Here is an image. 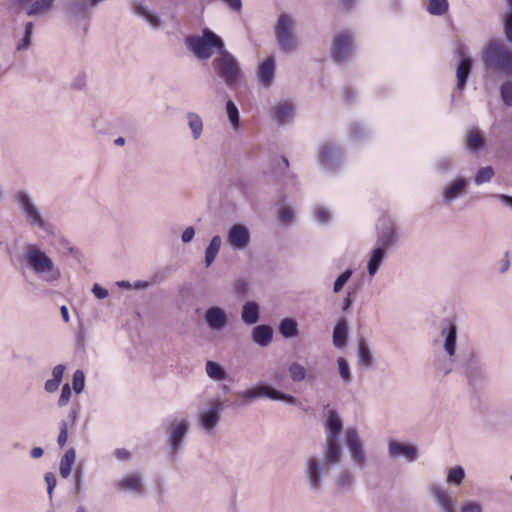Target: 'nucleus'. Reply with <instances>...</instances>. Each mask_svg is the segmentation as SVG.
<instances>
[{
	"mask_svg": "<svg viewBox=\"0 0 512 512\" xmlns=\"http://www.w3.org/2000/svg\"><path fill=\"white\" fill-rule=\"evenodd\" d=\"M31 38H32L31 34H25L24 33V37L17 44V50L18 51H25V50H27L30 47Z\"/></svg>",
	"mask_w": 512,
	"mask_h": 512,
	"instance_id": "69168bd1",
	"label": "nucleus"
},
{
	"mask_svg": "<svg viewBox=\"0 0 512 512\" xmlns=\"http://www.w3.org/2000/svg\"><path fill=\"white\" fill-rule=\"evenodd\" d=\"M273 119L279 124L289 123L294 116V107L290 101H281L273 107Z\"/></svg>",
	"mask_w": 512,
	"mask_h": 512,
	"instance_id": "4be33fe9",
	"label": "nucleus"
},
{
	"mask_svg": "<svg viewBox=\"0 0 512 512\" xmlns=\"http://www.w3.org/2000/svg\"><path fill=\"white\" fill-rule=\"evenodd\" d=\"M260 307L255 301H247L241 310V319L246 325H253L259 321Z\"/></svg>",
	"mask_w": 512,
	"mask_h": 512,
	"instance_id": "393cba45",
	"label": "nucleus"
},
{
	"mask_svg": "<svg viewBox=\"0 0 512 512\" xmlns=\"http://www.w3.org/2000/svg\"><path fill=\"white\" fill-rule=\"evenodd\" d=\"M188 126L194 140H198L203 133V121L201 117L194 112L187 113Z\"/></svg>",
	"mask_w": 512,
	"mask_h": 512,
	"instance_id": "e433bc0d",
	"label": "nucleus"
},
{
	"mask_svg": "<svg viewBox=\"0 0 512 512\" xmlns=\"http://www.w3.org/2000/svg\"><path fill=\"white\" fill-rule=\"evenodd\" d=\"M469 185L468 179L458 178L453 180L451 183L446 185L443 189L442 196L446 203H449L466 193V189Z\"/></svg>",
	"mask_w": 512,
	"mask_h": 512,
	"instance_id": "aec40b11",
	"label": "nucleus"
},
{
	"mask_svg": "<svg viewBox=\"0 0 512 512\" xmlns=\"http://www.w3.org/2000/svg\"><path fill=\"white\" fill-rule=\"evenodd\" d=\"M345 443L349 450L353 464L363 469L366 466V454L362 441L355 428H349L345 432Z\"/></svg>",
	"mask_w": 512,
	"mask_h": 512,
	"instance_id": "9b49d317",
	"label": "nucleus"
},
{
	"mask_svg": "<svg viewBox=\"0 0 512 512\" xmlns=\"http://www.w3.org/2000/svg\"><path fill=\"white\" fill-rule=\"evenodd\" d=\"M397 241V234L392 224L385 225L379 232L378 242L380 248L384 250L395 244Z\"/></svg>",
	"mask_w": 512,
	"mask_h": 512,
	"instance_id": "2f4dec72",
	"label": "nucleus"
},
{
	"mask_svg": "<svg viewBox=\"0 0 512 512\" xmlns=\"http://www.w3.org/2000/svg\"><path fill=\"white\" fill-rule=\"evenodd\" d=\"M205 370L208 377L215 381H223L228 377L225 369L219 363L211 360L206 362Z\"/></svg>",
	"mask_w": 512,
	"mask_h": 512,
	"instance_id": "f704fd0d",
	"label": "nucleus"
},
{
	"mask_svg": "<svg viewBox=\"0 0 512 512\" xmlns=\"http://www.w3.org/2000/svg\"><path fill=\"white\" fill-rule=\"evenodd\" d=\"M295 22L291 15L281 13L274 27L276 42L283 52L291 53L297 49L298 42L294 35Z\"/></svg>",
	"mask_w": 512,
	"mask_h": 512,
	"instance_id": "6e6552de",
	"label": "nucleus"
},
{
	"mask_svg": "<svg viewBox=\"0 0 512 512\" xmlns=\"http://www.w3.org/2000/svg\"><path fill=\"white\" fill-rule=\"evenodd\" d=\"M238 396L242 399L243 404H248L251 401L261 397H267L272 400L284 401L291 405L299 404V401L296 397L278 391L269 385H258L251 389L241 391L238 393Z\"/></svg>",
	"mask_w": 512,
	"mask_h": 512,
	"instance_id": "9d476101",
	"label": "nucleus"
},
{
	"mask_svg": "<svg viewBox=\"0 0 512 512\" xmlns=\"http://www.w3.org/2000/svg\"><path fill=\"white\" fill-rule=\"evenodd\" d=\"M341 155L338 147L325 143L319 150V162L326 170H334L340 163Z\"/></svg>",
	"mask_w": 512,
	"mask_h": 512,
	"instance_id": "a211bd4d",
	"label": "nucleus"
},
{
	"mask_svg": "<svg viewBox=\"0 0 512 512\" xmlns=\"http://www.w3.org/2000/svg\"><path fill=\"white\" fill-rule=\"evenodd\" d=\"M334 482L338 491H349L355 483L354 473L350 469L344 468L335 476Z\"/></svg>",
	"mask_w": 512,
	"mask_h": 512,
	"instance_id": "cd10ccee",
	"label": "nucleus"
},
{
	"mask_svg": "<svg viewBox=\"0 0 512 512\" xmlns=\"http://www.w3.org/2000/svg\"><path fill=\"white\" fill-rule=\"evenodd\" d=\"M275 76V60L273 57L266 58L258 67L257 77L259 83L264 87L272 85Z\"/></svg>",
	"mask_w": 512,
	"mask_h": 512,
	"instance_id": "412c9836",
	"label": "nucleus"
},
{
	"mask_svg": "<svg viewBox=\"0 0 512 512\" xmlns=\"http://www.w3.org/2000/svg\"><path fill=\"white\" fill-rule=\"evenodd\" d=\"M353 54V38L348 32H343L336 35L332 42V57L338 62L342 63L350 59Z\"/></svg>",
	"mask_w": 512,
	"mask_h": 512,
	"instance_id": "f8f14e48",
	"label": "nucleus"
},
{
	"mask_svg": "<svg viewBox=\"0 0 512 512\" xmlns=\"http://www.w3.org/2000/svg\"><path fill=\"white\" fill-rule=\"evenodd\" d=\"M358 363L365 368H370L373 365V355L364 340L358 342Z\"/></svg>",
	"mask_w": 512,
	"mask_h": 512,
	"instance_id": "c9c22d12",
	"label": "nucleus"
},
{
	"mask_svg": "<svg viewBox=\"0 0 512 512\" xmlns=\"http://www.w3.org/2000/svg\"><path fill=\"white\" fill-rule=\"evenodd\" d=\"M76 460V452L73 448L68 449L60 461L59 471L63 478H68L71 474L72 466Z\"/></svg>",
	"mask_w": 512,
	"mask_h": 512,
	"instance_id": "72a5a7b5",
	"label": "nucleus"
},
{
	"mask_svg": "<svg viewBox=\"0 0 512 512\" xmlns=\"http://www.w3.org/2000/svg\"><path fill=\"white\" fill-rule=\"evenodd\" d=\"M59 435L57 438L58 445L63 448L68 440V422L67 421H61L59 424Z\"/></svg>",
	"mask_w": 512,
	"mask_h": 512,
	"instance_id": "5fc2aeb1",
	"label": "nucleus"
},
{
	"mask_svg": "<svg viewBox=\"0 0 512 512\" xmlns=\"http://www.w3.org/2000/svg\"><path fill=\"white\" fill-rule=\"evenodd\" d=\"M388 455L391 458L402 457L407 462H413L418 458V450L412 444L392 439L388 442Z\"/></svg>",
	"mask_w": 512,
	"mask_h": 512,
	"instance_id": "f3484780",
	"label": "nucleus"
},
{
	"mask_svg": "<svg viewBox=\"0 0 512 512\" xmlns=\"http://www.w3.org/2000/svg\"><path fill=\"white\" fill-rule=\"evenodd\" d=\"M465 479V471L462 466H454L449 469L446 481L449 484L460 485Z\"/></svg>",
	"mask_w": 512,
	"mask_h": 512,
	"instance_id": "37998d69",
	"label": "nucleus"
},
{
	"mask_svg": "<svg viewBox=\"0 0 512 512\" xmlns=\"http://www.w3.org/2000/svg\"><path fill=\"white\" fill-rule=\"evenodd\" d=\"M471 68H472V61L469 57H464L462 54H461V61L460 63L458 64V67H457V72H456V76H457V88L458 89H463L465 84H466V81L471 73Z\"/></svg>",
	"mask_w": 512,
	"mask_h": 512,
	"instance_id": "c756f323",
	"label": "nucleus"
},
{
	"mask_svg": "<svg viewBox=\"0 0 512 512\" xmlns=\"http://www.w3.org/2000/svg\"><path fill=\"white\" fill-rule=\"evenodd\" d=\"M92 292L97 299H105L109 295L108 290L99 284H94Z\"/></svg>",
	"mask_w": 512,
	"mask_h": 512,
	"instance_id": "e2e57ef3",
	"label": "nucleus"
},
{
	"mask_svg": "<svg viewBox=\"0 0 512 512\" xmlns=\"http://www.w3.org/2000/svg\"><path fill=\"white\" fill-rule=\"evenodd\" d=\"M227 242L235 250H244L250 243L248 228L242 224L231 226L228 231Z\"/></svg>",
	"mask_w": 512,
	"mask_h": 512,
	"instance_id": "dca6fc26",
	"label": "nucleus"
},
{
	"mask_svg": "<svg viewBox=\"0 0 512 512\" xmlns=\"http://www.w3.org/2000/svg\"><path fill=\"white\" fill-rule=\"evenodd\" d=\"M54 1L55 0H36L27 9L26 14L34 17L43 16L53 8Z\"/></svg>",
	"mask_w": 512,
	"mask_h": 512,
	"instance_id": "473e14b6",
	"label": "nucleus"
},
{
	"mask_svg": "<svg viewBox=\"0 0 512 512\" xmlns=\"http://www.w3.org/2000/svg\"><path fill=\"white\" fill-rule=\"evenodd\" d=\"M462 359L456 366L468 379L476 380L481 376V361L474 350H469L461 355Z\"/></svg>",
	"mask_w": 512,
	"mask_h": 512,
	"instance_id": "4468645a",
	"label": "nucleus"
},
{
	"mask_svg": "<svg viewBox=\"0 0 512 512\" xmlns=\"http://www.w3.org/2000/svg\"><path fill=\"white\" fill-rule=\"evenodd\" d=\"M348 328L344 321L336 324L333 330V345L337 348H342L346 345Z\"/></svg>",
	"mask_w": 512,
	"mask_h": 512,
	"instance_id": "58836bf2",
	"label": "nucleus"
},
{
	"mask_svg": "<svg viewBox=\"0 0 512 512\" xmlns=\"http://www.w3.org/2000/svg\"><path fill=\"white\" fill-rule=\"evenodd\" d=\"M229 10L235 13H240L242 10L241 0H221Z\"/></svg>",
	"mask_w": 512,
	"mask_h": 512,
	"instance_id": "680f3d73",
	"label": "nucleus"
},
{
	"mask_svg": "<svg viewBox=\"0 0 512 512\" xmlns=\"http://www.w3.org/2000/svg\"><path fill=\"white\" fill-rule=\"evenodd\" d=\"M314 215H315L316 220L319 223H326L331 218L329 211L327 209L323 208V207L315 208Z\"/></svg>",
	"mask_w": 512,
	"mask_h": 512,
	"instance_id": "13d9d810",
	"label": "nucleus"
},
{
	"mask_svg": "<svg viewBox=\"0 0 512 512\" xmlns=\"http://www.w3.org/2000/svg\"><path fill=\"white\" fill-rule=\"evenodd\" d=\"M21 259L26 268L42 282L55 285L61 279L60 268L38 244H25Z\"/></svg>",
	"mask_w": 512,
	"mask_h": 512,
	"instance_id": "f257e3e1",
	"label": "nucleus"
},
{
	"mask_svg": "<svg viewBox=\"0 0 512 512\" xmlns=\"http://www.w3.org/2000/svg\"><path fill=\"white\" fill-rule=\"evenodd\" d=\"M452 165H453L452 159L449 157H444L437 162V168L442 172H445V171H448L449 169H451Z\"/></svg>",
	"mask_w": 512,
	"mask_h": 512,
	"instance_id": "0e129e2a",
	"label": "nucleus"
},
{
	"mask_svg": "<svg viewBox=\"0 0 512 512\" xmlns=\"http://www.w3.org/2000/svg\"><path fill=\"white\" fill-rule=\"evenodd\" d=\"M70 397H71V388H70L69 384H65L62 387V391H61V394H60V397L58 400V405L60 407L67 405L70 400Z\"/></svg>",
	"mask_w": 512,
	"mask_h": 512,
	"instance_id": "bf43d9fd",
	"label": "nucleus"
},
{
	"mask_svg": "<svg viewBox=\"0 0 512 512\" xmlns=\"http://www.w3.org/2000/svg\"><path fill=\"white\" fill-rule=\"evenodd\" d=\"M132 11L137 16L143 18L152 28L156 29L161 26L159 16L150 11L145 5L141 3L134 4Z\"/></svg>",
	"mask_w": 512,
	"mask_h": 512,
	"instance_id": "bb28decb",
	"label": "nucleus"
},
{
	"mask_svg": "<svg viewBox=\"0 0 512 512\" xmlns=\"http://www.w3.org/2000/svg\"><path fill=\"white\" fill-rule=\"evenodd\" d=\"M465 146L471 152L478 151L484 148L485 138L481 135L478 129H470L465 135Z\"/></svg>",
	"mask_w": 512,
	"mask_h": 512,
	"instance_id": "c85d7f7f",
	"label": "nucleus"
},
{
	"mask_svg": "<svg viewBox=\"0 0 512 512\" xmlns=\"http://www.w3.org/2000/svg\"><path fill=\"white\" fill-rule=\"evenodd\" d=\"M93 7L95 5L90 4V0H72L69 4V11L73 16L78 17Z\"/></svg>",
	"mask_w": 512,
	"mask_h": 512,
	"instance_id": "79ce46f5",
	"label": "nucleus"
},
{
	"mask_svg": "<svg viewBox=\"0 0 512 512\" xmlns=\"http://www.w3.org/2000/svg\"><path fill=\"white\" fill-rule=\"evenodd\" d=\"M494 174V169L491 166L480 168L474 178L475 184L481 185L489 182L493 178Z\"/></svg>",
	"mask_w": 512,
	"mask_h": 512,
	"instance_id": "de8ad7c7",
	"label": "nucleus"
},
{
	"mask_svg": "<svg viewBox=\"0 0 512 512\" xmlns=\"http://www.w3.org/2000/svg\"><path fill=\"white\" fill-rule=\"evenodd\" d=\"M500 97L503 103L512 107V81L507 80L500 86Z\"/></svg>",
	"mask_w": 512,
	"mask_h": 512,
	"instance_id": "09e8293b",
	"label": "nucleus"
},
{
	"mask_svg": "<svg viewBox=\"0 0 512 512\" xmlns=\"http://www.w3.org/2000/svg\"><path fill=\"white\" fill-rule=\"evenodd\" d=\"M352 270H346L340 274L334 282L333 291L339 293L352 276Z\"/></svg>",
	"mask_w": 512,
	"mask_h": 512,
	"instance_id": "3c124183",
	"label": "nucleus"
},
{
	"mask_svg": "<svg viewBox=\"0 0 512 512\" xmlns=\"http://www.w3.org/2000/svg\"><path fill=\"white\" fill-rule=\"evenodd\" d=\"M428 6L427 11L431 15L442 16L444 15L449 8V4L447 0H427Z\"/></svg>",
	"mask_w": 512,
	"mask_h": 512,
	"instance_id": "a19ab883",
	"label": "nucleus"
},
{
	"mask_svg": "<svg viewBox=\"0 0 512 512\" xmlns=\"http://www.w3.org/2000/svg\"><path fill=\"white\" fill-rule=\"evenodd\" d=\"M460 512H483V508L476 501H466L461 505Z\"/></svg>",
	"mask_w": 512,
	"mask_h": 512,
	"instance_id": "4d7b16f0",
	"label": "nucleus"
},
{
	"mask_svg": "<svg viewBox=\"0 0 512 512\" xmlns=\"http://www.w3.org/2000/svg\"><path fill=\"white\" fill-rule=\"evenodd\" d=\"M194 236H195V230L192 226H189L183 231V233L181 235V239L184 243H189L193 240Z\"/></svg>",
	"mask_w": 512,
	"mask_h": 512,
	"instance_id": "774afa93",
	"label": "nucleus"
},
{
	"mask_svg": "<svg viewBox=\"0 0 512 512\" xmlns=\"http://www.w3.org/2000/svg\"><path fill=\"white\" fill-rule=\"evenodd\" d=\"M386 258V250L377 247L371 252L370 259L367 264V271L369 276L373 277L379 270L380 266Z\"/></svg>",
	"mask_w": 512,
	"mask_h": 512,
	"instance_id": "7c9ffc66",
	"label": "nucleus"
},
{
	"mask_svg": "<svg viewBox=\"0 0 512 512\" xmlns=\"http://www.w3.org/2000/svg\"><path fill=\"white\" fill-rule=\"evenodd\" d=\"M279 332L285 338H293L298 335V324L292 318H285L280 322Z\"/></svg>",
	"mask_w": 512,
	"mask_h": 512,
	"instance_id": "ea45409f",
	"label": "nucleus"
},
{
	"mask_svg": "<svg viewBox=\"0 0 512 512\" xmlns=\"http://www.w3.org/2000/svg\"><path fill=\"white\" fill-rule=\"evenodd\" d=\"M204 319L208 327L213 331H221L228 324L226 312L217 306L208 308L205 311Z\"/></svg>",
	"mask_w": 512,
	"mask_h": 512,
	"instance_id": "6ab92c4d",
	"label": "nucleus"
},
{
	"mask_svg": "<svg viewBox=\"0 0 512 512\" xmlns=\"http://www.w3.org/2000/svg\"><path fill=\"white\" fill-rule=\"evenodd\" d=\"M85 386V376L83 371L76 370L73 374V389L79 394L83 391Z\"/></svg>",
	"mask_w": 512,
	"mask_h": 512,
	"instance_id": "603ef678",
	"label": "nucleus"
},
{
	"mask_svg": "<svg viewBox=\"0 0 512 512\" xmlns=\"http://www.w3.org/2000/svg\"><path fill=\"white\" fill-rule=\"evenodd\" d=\"M44 479H45V482L47 484L48 495L51 498L53 490H54V488L56 486V483H57L56 476L52 472H47V473H45Z\"/></svg>",
	"mask_w": 512,
	"mask_h": 512,
	"instance_id": "052dcab7",
	"label": "nucleus"
},
{
	"mask_svg": "<svg viewBox=\"0 0 512 512\" xmlns=\"http://www.w3.org/2000/svg\"><path fill=\"white\" fill-rule=\"evenodd\" d=\"M189 427L187 419L175 420L171 423L168 429V445L172 453H176L183 447Z\"/></svg>",
	"mask_w": 512,
	"mask_h": 512,
	"instance_id": "ddd939ff",
	"label": "nucleus"
},
{
	"mask_svg": "<svg viewBox=\"0 0 512 512\" xmlns=\"http://www.w3.org/2000/svg\"><path fill=\"white\" fill-rule=\"evenodd\" d=\"M324 457L311 455L306 458L304 464V477L310 490L318 492L323 487L324 477L331 467L337 463L327 461L325 448L323 449Z\"/></svg>",
	"mask_w": 512,
	"mask_h": 512,
	"instance_id": "423d86ee",
	"label": "nucleus"
},
{
	"mask_svg": "<svg viewBox=\"0 0 512 512\" xmlns=\"http://www.w3.org/2000/svg\"><path fill=\"white\" fill-rule=\"evenodd\" d=\"M189 51L199 60H208L214 52L219 55L225 49L224 41L220 36L208 28L203 29L201 35H191L185 39Z\"/></svg>",
	"mask_w": 512,
	"mask_h": 512,
	"instance_id": "f03ea898",
	"label": "nucleus"
},
{
	"mask_svg": "<svg viewBox=\"0 0 512 512\" xmlns=\"http://www.w3.org/2000/svg\"><path fill=\"white\" fill-rule=\"evenodd\" d=\"M482 59L488 69H493L504 75L512 76V50L502 41H489L484 50Z\"/></svg>",
	"mask_w": 512,
	"mask_h": 512,
	"instance_id": "7ed1b4c3",
	"label": "nucleus"
},
{
	"mask_svg": "<svg viewBox=\"0 0 512 512\" xmlns=\"http://www.w3.org/2000/svg\"><path fill=\"white\" fill-rule=\"evenodd\" d=\"M504 32L509 42H512V0H507V12L503 16Z\"/></svg>",
	"mask_w": 512,
	"mask_h": 512,
	"instance_id": "49530a36",
	"label": "nucleus"
},
{
	"mask_svg": "<svg viewBox=\"0 0 512 512\" xmlns=\"http://www.w3.org/2000/svg\"><path fill=\"white\" fill-rule=\"evenodd\" d=\"M221 244H222V239L219 235H215L211 239L208 247L205 250V264L207 267H209L214 262L217 254L220 250Z\"/></svg>",
	"mask_w": 512,
	"mask_h": 512,
	"instance_id": "4c0bfd02",
	"label": "nucleus"
},
{
	"mask_svg": "<svg viewBox=\"0 0 512 512\" xmlns=\"http://www.w3.org/2000/svg\"><path fill=\"white\" fill-rule=\"evenodd\" d=\"M273 338V329L269 325H258L252 330V340L261 347L268 346Z\"/></svg>",
	"mask_w": 512,
	"mask_h": 512,
	"instance_id": "a878e982",
	"label": "nucleus"
},
{
	"mask_svg": "<svg viewBox=\"0 0 512 512\" xmlns=\"http://www.w3.org/2000/svg\"><path fill=\"white\" fill-rule=\"evenodd\" d=\"M428 491L443 512H455V501L445 487L438 483H431Z\"/></svg>",
	"mask_w": 512,
	"mask_h": 512,
	"instance_id": "2eb2a0df",
	"label": "nucleus"
},
{
	"mask_svg": "<svg viewBox=\"0 0 512 512\" xmlns=\"http://www.w3.org/2000/svg\"><path fill=\"white\" fill-rule=\"evenodd\" d=\"M224 410V402L215 396L205 400L198 410V424L206 432H213L218 426L221 414Z\"/></svg>",
	"mask_w": 512,
	"mask_h": 512,
	"instance_id": "1a4fd4ad",
	"label": "nucleus"
},
{
	"mask_svg": "<svg viewBox=\"0 0 512 512\" xmlns=\"http://www.w3.org/2000/svg\"><path fill=\"white\" fill-rule=\"evenodd\" d=\"M289 376L293 382H301L306 378V369L303 365L293 362L288 368Z\"/></svg>",
	"mask_w": 512,
	"mask_h": 512,
	"instance_id": "a18cd8bd",
	"label": "nucleus"
},
{
	"mask_svg": "<svg viewBox=\"0 0 512 512\" xmlns=\"http://www.w3.org/2000/svg\"><path fill=\"white\" fill-rule=\"evenodd\" d=\"M226 112L233 129L238 130L240 124L239 110L232 100L227 101Z\"/></svg>",
	"mask_w": 512,
	"mask_h": 512,
	"instance_id": "c03bdc74",
	"label": "nucleus"
},
{
	"mask_svg": "<svg viewBox=\"0 0 512 512\" xmlns=\"http://www.w3.org/2000/svg\"><path fill=\"white\" fill-rule=\"evenodd\" d=\"M279 221L283 224H290L293 222L294 213L290 207H283L278 214Z\"/></svg>",
	"mask_w": 512,
	"mask_h": 512,
	"instance_id": "6e6d98bb",
	"label": "nucleus"
},
{
	"mask_svg": "<svg viewBox=\"0 0 512 512\" xmlns=\"http://www.w3.org/2000/svg\"><path fill=\"white\" fill-rule=\"evenodd\" d=\"M116 485L119 489L130 491L136 494H140L143 490L142 479L137 473L124 476L117 482Z\"/></svg>",
	"mask_w": 512,
	"mask_h": 512,
	"instance_id": "b1692460",
	"label": "nucleus"
},
{
	"mask_svg": "<svg viewBox=\"0 0 512 512\" xmlns=\"http://www.w3.org/2000/svg\"><path fill=\"white\" fill-rule=\"evenodd\" d=\"M213 68L218 77L230 88L236 87L243 77L238 60L226 49L220 51L213 60Z\"/></svg>",
	"mask_w": 512,
	"mask_h": 512,
	"instance_id": "39448f33",
	"label": "nucleus"
},
{
	"mask_svg": "<svg viewBox=\"0 0 512 512\" xmlns=\"http://www.w3.org/2000/svg\"><path fill=\"white\" fill-rule=\"evenodd\" d=\"M444 336V350L449 358L456 357L457 326L453 323L442 329Z\"/></svg>",
	"mask_w": 512,
	"mask_h": 512,
	"instance_id": "5701e85b",
	"label": "nucleus"
},
{
	"mask_svg": "<svg viewBox=\"0 0 512 512\" xmlns=\"http://www.w3.org/2000/svg\"><path fill=\"white\" fill-rule=\"evenodd\" d=\"M326 439L324 448L327 461L339 463L342 458V448L339 442V435L343 428L342 419L334 409H329L325 421Z\"/></svg>",
	"mask_w": 512,
	"mask_h": 512,
	"instance_id": "20e7f679",
	"label": "nucleus"
},
{
	"mask_svg": "<svg viewBox=\"0 0 512 512\" xmlns=\"http://www.w3.org/2000/svg\"><path fill=\"white\" fill-rule=\"evenodd\" d=\"M337 364H338L339 374H340V377L343 380V382L346 384L350 383L352 381V375H351L349 364L346 361V359L343 357L338 358Z\"/></svg>",
	"mask_w": 512,
	"mask_h": 512,
	"instance_id": "8fccbe9b",
	"label": "nucleus"
},
{
	"mask_svg": "<svg viewBox=\"0 0 512 512\" xmlns=\"http://www.w3.org/2000/svg\"><path fill=\"white\" fill-rule=\"evenodd\" d=\"M60 384V382H58L54 378H51L45 382L44 388L48 393H54L58 390Z\"/></svg>",
	"mask_w": 512,
	"mask_h": 512,
	"instance_id": "338daca9",
	"label": "nucleus"
},
{
	"mask_svg": "<svg viewBox=\"0 0 512 512\" xmlns=\"http://www.w3.org/2000/svg\"><path fill=\"white\" fill-rule=\"evenodd\" d=\"M459 362L460 361L457 360V356L449 358L448 362H443L437 366V371L441 373L443 376H447L453 371V364L456 363L458 365Z\"/></svg>",
	"mask_w": 512,
	"mask_h": 512,
	"instance_id": "864d4df0",
	"label": "nucleus"
},
{
	"mask_svg": "<svg viewBox=\"0 0 512 512\" xmlns=\"http://www.w3.org/2000/svg\"><path fill=\"white\" fill-rule=\"evenodd\" d=\"M13 198L18 204L28 225L46 232L50 231V223L42 216L39 207L34 203L32 197L27 192L19 190L13 195Z\"/></svg>",
	"mask_w": 512,
	"mask_h": 512,
	"instance_id": "0eeeda50",
	"label": "nucleus"
}]
</instances>
